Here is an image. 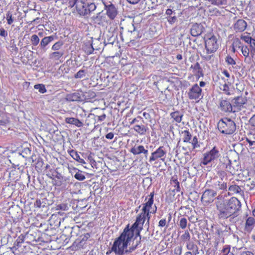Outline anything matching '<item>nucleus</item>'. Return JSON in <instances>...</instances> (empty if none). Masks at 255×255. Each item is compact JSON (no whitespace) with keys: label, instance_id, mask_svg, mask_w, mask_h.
<instances>
[{"label":"nucleus","instance_id":"f257e3e1","mask_svg":"<svg viewBox=\"0 0 255 255\" xmlns=\"http://www.w3.org/2000/svg\"><path fill=\"white\" fill-rule=\"evenodd\" d=\"M218 220H228L233 214L238 213L241 209V203L236 197L229 200L218 201L216 202Z\"/></svg>","mask_w":255,"mask_h":255},{"label":"nucleus","instance_id":"f03ea898","mask_svg":"<svg viewBox=\"0 0 255 255\" xmlns=\"http://www.w3.org/2000/svg\"><path fill=\"white\" fill-rule=\"evenodd\" d=\"M181 4L177 1L169 3L163 9L164 19L170 26L177 25L182 15Z\"/></svg>","mask_w":255,"mask_h":255},{"label":"nucleus","instance_id":"7ed1b4c3","mask_svg":"<svg viewBox=\"0 0 255 255\" xmlns=\"http://www.w3.org/2000/svg\"><path fill=\"white\" fill-rule=\"evenodd\" d=\"M205 49L201 54L202 59L206 61L212 63L215 58V53L219 48L217 39L214 35L205 39Z\"/></svg>","mask_w":255,"mask_h":255},{"label":"nucleus","instance_id":"20e7f679","mask_svg":"<svg viewBox=\"0 0 255 255\" xmlns=\"http://www.w3.org/2000/svg\"><path fill=\"white\" fill-rule=\"evenodd\" d=\"M131 238L126 232H123L121 235L117 238L111 247V251H113L116 255H125V251L128 248L129 243Z\"/></svg>","mask_w":255,"mask_h":255},{"label":"nucleus","instance_id":"39448f33","mask_svg":"<svg viewBox=\"0 0 255 255\" xmlns=\"http://www.w3.org/2000/svg\"><path fill=\"white\" fill-rule=\"evenodd\" d=\"M217 127L219 130L224 134H232L237 130L236 124L229 118L220 119Z\"/></svg>","mask_w":255,"mask_h":255},{"label":"nucleus","instance_id":"423d86ee","mask_svg":"<svg viewBox=\"0 0 255 255\" xmlns=\"http://www.w3.org/2000/svg\"><path fill=\"white\" fill-rule=\"evenodd\" d=\"M221 156V153L219 150V148L214 146L210 150L203 153V157L201 160L200 165L206 166L212 162H214V161H217Z\"/></svg>","mask_w":255,"mask_h":255},{"label":"nucleus","instance_id":"0eeeda50","mask_svg":"<svg viewBox=\"0 0 255 255\" xmlns=\"http://www.w3.org/2000/svg\"><path fill=\"white\" fill-rule=\"evenodd\" d=\"M52 176L59 180L56 181L55 183V185L58 186H61L65 187L67 185L72 184V177L63 176L61 173L59 172L57 169L54 170L52 173Z\"/></svg>","mask_w":255,"mask_h":255},{"label":"nucleus","instance_id":"6e6552de","mask_svg":"<svg viewBox=\"0 0 255 255\" xmlns=\"http://www.w3.org/2000/svg\"><path fill=\"white\" fill-rule=\"evenodd\" d=\"M206 184L212 187L213 189L216 191L217 192L219 191H221V193H222L224 191H227V183L223 181L222 178L220 180L214 178L212 180L207 181Z\"/></svg>","mask_w":255,"mask_h":255},{"label":"nucleus","instance_id":"1a4fd4ad","mask_svg":"<svg viewBox=\"0 0 255 255\" xmlns=\"http://www.w3.org/2000/svg\"><path fill=\"white\" fill-rule=\"evenodd\" d=\"M166 154L165 148L163 146H160L154 151L152 152L151 156L148 158V162L152 164L153 162L160 159L163 160Z\"/></svg>","mask_w":255,"mask_h":255},{"label":"nucleus","instance_id":"9d476101","mask_svg":"<svg viewBox=\"0 0 255 255\" xmlns=\"http://www.w3.org/2000/svg\"><path fill=\"white\" fill-rule=\"evenodd\" d=\"M104 5V9L106 11V14L108 17L113 20L115 18L118 14V9L115 4L111 1H102Z\"/></svg>","mask_w":255,"mask_h":255},{"label":"nucleus","instance_id":"9b49d317","mask_svg":"<svg viewBox=\"0 0 255 255\" xmlns=\"http://www.w3.org/2000/svg\"><path fill=\"white\" fill-rule=\"evenodd\" d=\"M219 159L217 169L226 170L227 171L232 173L231 160L227 156H222L219 157Z\"/></svg>","mask_w":255,"mask_h":255},{"label":"nucleus","instance_id":"f8f14e48","mask_svg":"<svg viewBox=\"0 0 255 255\" xmlns=\"http://www.w3.org/2000/svg\"><path fill=\"white\" fill-rule=\"evenodd\" d=\"M9 158V161L12 164L13 167L18 166L19 162L22 160V156L20 154L19 151V148H17L15 150H12L10 152V154L8 156Z\"/></svg>","mask_w":255,"mask_h":255},{"label":"nucleus","instance_id":"ddd939ff","mask_svg":"<svg viewBox=\"0 0 255 255\" xmlns=\"http://www.w3.org/2000/svg\"><path fill=\"white\" fill-rule=\"evenodd\" d=\"M217 194L216 191L213 189H206L202 195L201 201L206 203H210L213 201Z\"/></svg>","mask_w":255,"mask_h":255},{"label":"nucleus","instance_id":"4468645a","mask_svg":"<svg viewBox=\"0 0 255 255\" xmlns=\"http://www.w3.org/2000/svg\"><path fill=\"white\" fill-rule=\"evenodd\" d=\"M201 88L197 84H194L191 88L189 89L188 93V98L191 100H197L200 98L202 93Z\"/></svg>","mask_w":255,"mask_h":255},{"label":"nucleus","instance_id":"2eb2a0df","mask_svg":"<svg viewBox=\"0 0 255 255\" xmlns=\"http://www.w3.org/2000/svg\"><path fill=\"white\" fill-rule=\"evenodd\" d=\"M55 37L56 36L54 35H50L43 38L38 46L39 49L41 50V51L46 52L48 49V44L54 40Z\"/></svg>","mask_w":255,"mask_h":255},{"label":"nucleus","instance_id":"dca6fc26","mask_svg":"<svg viewBox=\"0 0 255 255\" xmlns=\"http://www.w3.org/2000/svg\"><path fill=\"white\" fill-rule=\"evenodd\" d=\"M205 30V28L202 24L196 23L192 25L190 29V33L192 36L196 37L200 35Z\"/></svg>","mask_w":255,"mask_h":255},{"label":"nucleus","instance_id":"f3484780","mask_svg":"<svg viewBox=\"0 0 255 255\" xmlns=\"http://www.w3.org/2000/svg\"><path fill=\"white\" fill-rule=\"evenodd\" d=\"M89 233H86L83 236H81L73 243V246H76L78 249L82 248L86 244V241L90 237Z\"/></svg>","mask_w":255,"mask_h":255},{"label":"nucleus","instance_id":"a211bd4d","mask_svg":"<svg viewBox=\"0 0 255 255\" xmlns=\"http://www.w3.org/2000/svg\"><path fill=\"white\" fill-rule=\"evenodd\" d=\"M233 106L239 109H241L244 105L247 103V99L246 97L237 96L235 97L232 101Z\"/></svg>","mask_w":255,"mask_h":255},{"label":"nucleus","instance_id":"6ab92c4d","mask_svg":"<svg viewBox=\"0 0 255 255\" xmlns=\"http://www.w3.org/2000/svg\"><path fill=\"white\" fill-rule=\"evenodd\" d=\"M233 184L230 185L228 188V194L233 195L235 194H239L241 195L244 194V192L243 190L242 189V185H237L234 182H232Z\"/></svg>","mask_w":255,"mask_h":255},{"label":"nucleus","instance_id":"aec40b11","mask_svg":"<svg viewBox=\"0 0 255 255\" xmlns=\"http://www.w3.org/2000/svg\"><path fill=\"white\" fill-rule=\"evenodd\" d=\"M139 224V223L135 221L130 227H129V224H128L125 228L123 232H126V234L128 235L131 238H133L134 231L138 228Z\"/></svg>","mask_w":255,"mask_h":255},{"label":"nucleus","instance_id":"412c9836","mask_svg":"<svg viewBox=\"0 0 255 255\" xmlns=\"http://www.w3.org/2000/svg\"><path fill=\"white\" fill-rule=\"evenodd\" d=\"M247 26V23L245 20L242 19H238L233 25L234 30L236 32H242L244 31Z\"/></svg>","mask_w":255,"mask_h":255},{"label":"nucleus","instance_id":"4be33fe9","mask_svg":"<svg viewBox=\"0 0 255 255\" xmlns=\"http://www.w3.org/2000/svg\"><path fill=\"white\" fill-rule=\"evenodd\" d=\"M82 94L83 93L81 92L77 91L73 93L67 94L66 99L68 101H82L83 100L81 97Z\"/></svg>","mask_w":255,"mask_h":255},{"label":"nucleus","instance_id":"5701e85b","mask_svg":"<svg viewBox=\"0 0 255 255\" xmlns=\"http://www.w3.org/2000/svg\"><path fill=\"white\" fill-rule=\"evenodd\" d=\"M88 2H83V0L82 1V2L80 5H79V8L78 9V13L81 16H85L88 14H90L91 13L89 8H88Z\"/></svg>","mask_w":255,"mask_h":255},{"label":"nucleus","instance_id":"b1692460","mask_svg":"<svg viewBox=\"0 0 255 255\" xmlns=\"http://www.w3.org/2000/svg\"><path fill=\"white\" fill-rule=\"evenodd\" d=\"M221 110L224 112H232L233 106L228 100H222L220 103Z\"/></svg>","mask_w":255,"mask_h":255},{"label":"nucleus","instance_id":"393cba45","mask_svg":"<svg viewBox=\"0 0 255 255\" xmlns=\"http://www.w3.org/2000/svg\"><path fill=\"white\" fill-rule=\"evenodd\" d=\"M69 169L71 174L73 175L76 179L79 181H83L85 179V176L83 174L82 171L75 167H73L72 170L69 167Z\"/></svg>","mask_w":255,"mask_h":255},{"label":"nucleus","instance_id":"a878e982","mask_svg":"<svg viewBox=\"0 0 255 255\" xmlns=\"http://www.w3.org/2000/svg\"><path fill=\"white\" fill-rule=\"evenodd\" d=\"M255 226V219L253 217H250L246 220L245 231L247 233H251Z\"/></svg>","mask_w":255,"mask_h":255},{"label":"nucleus","instance_id":"bb28decb","mask_svg":"<svg viewBox=\"0 0 255 255\" xmlns=\"http://www.w3.org/2000/svg\"><path fill=\"white\" fill-rule=\"evenodd\" d=\"M142 123H143L141 122L139 124H135L132 128L140 135H144L146 133L147 130H148V127L145 126L142 124Z\"/></svg>","mask_w":255,"mask_h":255},{"label":"nucleus","instance_id":"cd10ccee","mask_svg":"<svg viewBox=\"0 0 255 255\" xmlns=\"http://www.w3.org/2000/svg\"><path fill=\"white\" fill-rule=\"evenodd\" d=\"M65 122L67 124L73 125L76 127L81 128L83 126V122L79 119L73 118V117H67L65 119Z\"/></svg>","mask_w":255,"mask_h":255},{"label":"nucleus","instance_id":"c85d7f7f","mask_svg":"<svg viewBox=\"0 0 255 255\" xmlns=\"http://www.w3.org/2000/svg\"><path fill=\"white\" fill-rule=\"evenodd\" d=\"M36 232L34 231H28L26 234L23 236L24 240H26L27 242H32L34 241L36 242L38 237L36 238Z\"/></svg>","mask_w":255,"mask_h":255},{"label":"nucleus","instance_id":"c756f323","mask_svg":"<svg viewBox=\"0 0 255 255\" xmlns=\"http://www.w3.org/2000/svg\"><path fill=\"white\" fill-rule=\"evenodd\" d=\"M24 241V239L23 237V235H20L14 242L13 246L10 248V250L12 251V252L9 254L12 255L13 254L14 250H18L19 248L21 247V244L23 243Z\"/></svg>","mask_w":255,"mask_h":255},{"label":"nucleus","instance_id":"7c9ffc66","mask_svg":"<svg viewBox=\"0 0 255 255\" xmlns=\"http://www.w3.org/2000/svg\"><path fill=\"white\" fill-rule=\"evenodd\" d=\"M153 205L146 202L145 203L142 204V208L141 210V212L140 214L142 216H144V218H146V216L151 214V212H150V210L151 209L152 206Z\"/></svg>","mask_w":255,"mask_h":255},{"label":"nucleus","instance_id":"2f4dec72","mask_svg":"<svg viewBox=\"0 0 255 255\" xmlns=\"http://www.w3.org/2000/svg\"><path fill=\"white\" fill-rule=\"evenodd\" d=\"M83 97L86 102H91L96 97V93L91 90L83 93Z\"/></svg>","mask_w":255,"mask_h":255},{"label":"nucleus","instance_id":"473e14b6","mask_svg":"<svg viewBox=\"0 0 255 255\" xmlns=\"http://www.w3.org/2000/svg\"><path fill=\"white\" fill-rule=\"evenodd\" d=\"M92 41L91 43L92 46H93L95 50H100L103 48L102 41L100 38H95L94 39L92 38Z\"/></svg>","mask_w":255,"mask_h":255},{"label":"nucleus","instance_id":"72a5a7b5","mask_svg":"<svg viewBox=\"0 0 255 255\" xmlns=\"http://www.w3.org/2000/svg\"><path fill=\"white\" fill-rule=\"evenodd\" d=\"M63 54V51H53V52L49 54V58L54 61L59 60L61 57H62Z\"/></svg>","mask_w":255,"mask_h":255},{"label":"nucleus","instance_id":"f704fd0d","mask_svg":"<svg viewBox=\"0 0 255 255\" xmlns=\"http://www.w3.org/2000/svg\"><path fill=\"white\" fill-rule=\"evenodd\" d=\"M186 248L194 254H198L199 253L198 246L193 242L187 243L186 244Z\"/></svg>","mask_w":255,"mask_h":255},{"label":"nucleus","instance_id":"c9c22d12","mask_svg":"<svg viewBox=\"0 0 255 255\" xmlns=\"http://www.w3.org/2000/svg\"><path fill=\"white\" fill-rule=\"evenodd\" d=\"M92 20L94 23L98 25H103L105 16L101 15V12H98L96 15L93 16Z\"/></svg>","mask_w":255,"mask_h":255},{"label":"nucleus","instance_id":"e433bc0d","mask_svg":"<svg viewBox=\"0 0 255 255\" xmlns=\"http://www.w3.org/2000/svg\"><path fill=\"white\" fill-rule=\"evenodd\" d=\"M183 116V114L178 111L172 112L170 114L171 117L173 118L176 122L178 123L181 122Z\"/></svg>","mask_w":255,"mask_h":255},{"label":"nucleus","instance_id":"4c0bfd02","mask_svg":"<svg viewBox=\"0 0 255 255\" xmlns=\"http://www.w3.org/2000/svg\"><path fill=\"white\" fill-rule=\"evenodd\" d=\"M144 147L142 145L137 146L135 145L134 147L130 149V151L133 155H138L142 153V150L144 149Z\"/></svg>","mask_w":255,"mask_h":255},{"label":"nucleus","instance_id":"58836bf2","mask_svg":"<svg viewBox=\"0 0 255 255\" xmlns=\"http://www.w3.org/2000/svg\"><path fill=\"white\" fill-rule=\"evenodd\" d=\"M237 8L239 10L243 11L247 5L245 0H233Z\"/></svg>","mask_w":255,"mask_h":255},{"label":"nucleus","instance_id":"ea45409f","mask_svg":"<svg viewBox=\"0 0 255 255\" xmlns=\"http://www.w3.org/2000/svg\"><path fill=\"white\" fill-rule=\"evenodd\" d=\"M244 188L245 190L248 191L255 190V181H251V179H249V180H247L244 184Z\"/></svg>","mask_w":255,"mask_h":255},{"label":"nucleus","instance_id":"a19ab883","mask_svg":"<svg viewBox=\"0 0 255 255\" xmlns=\"http://www.w3.org/2000/svg\"><path fill=\"white\" fill-rule=\"evenodd\" d=\"M70 154H71V156L73 157V158L74 160L78 161L82 165H83L84 164L86 163L84 160L83 159L80 158L79 154L78 153V152L77 151L72 150L71 151Z\"/></svg>","mask_w":255,"mask_h":255},{"label":"nucleus","instance_id":"79ce46f5","mask_svg":"<svg viewBox=\"0 0 255 255\" xmlns=\"http://www.w3.org/2000/svg\"><path fill=\"white\" fill-rule=\"evenodd\" d=\"M178 225L182 229H185L187 226L188 221L187 219L184 217L180 216L178 217Z\"/></svg>","mask_w":255,"mask_h":255},{"label":"nucleus","instance_id":"37998d69","mask_svg":"<svg viewBox=\"0 0 255 255\" xmlns=\"http://www.w3.org/2000/svg\"><path fill=\"white\" fill-rule=\"evenodd\" d=\"M19 151L20 152V154L22 156V158H27L28 155H30L31 154V150L28 147L24 148L22 150L19 148Z\"/></svg>","mask_w":255,"mask_h":255},{"label":"nucleus","instance_id":"c03bdc74","mask_svg":"<svg viewBox=\"0 0 255 255\" xmlns=\"http://www.w3.org/2000/svg\"><path fill=\"white\" fill-rule=\"evenodd\" d=\"M64 44L62 40H59L55 43L51 47V50L54 51H61L60 49Z\"/></svg>","mask_w":255,"mask_h":255},{"label":"nucleus","instance_id":"a18cd8bd","mask_svg":"<svg viewBox=\"0 0 255 255\" xmlns=\"http://www.w3.org/2000/svg\"><path fill=\"white\" fill-rule=\"evenodd\" d=\"M211 4L216 5H226L228 4L227 0H207Z\"/></svg>","mask_w":255,"mask_h":255},{"label":"nucleus","instance_id":"49530a36","mask_svg":"<svg viewBox=\"0 0 255 255\" xmlns=\"http://www.w3.org/2000/svg\"><path fill=\"white\" fill-rule=\"evenodd\" d=\"M182 133L183 134V142H188L191 140L192 137V135L191 133L188 130H184L182 132Z\"/></svg>","mask_w":255,"mask_h":255},{"label":"nucleus","instance_id":"de8ad7c7","mask_svg":"<svg viewBox=\"0 0 255 255\" xmlns=\"http://www.w3.org/2000/svg\"><path fill=\"white\" fill-rule=\"evenodd\" d=\"M253 55H252V54H251V56L249 55L245 57V62L250 65L251 66V67H254L255 64V63L253 61Z\"/></svg>","mask_w":255,"mask_h":255},{"label":"nucleus","instance_id":"09e8293b","mask_svg":"<svg viewBox=\"0 0 255 255\" xmlns=\"http://www.w3.org/2000/svg\"><path fill=\"white\" fill-rule=\"evenodd\" d=\"M252 39L249 33H244L241 35V39L248 44L251 42Z\"/></svg>","mask_w":255,"mask_h":255},{"label":"nucleus","instance_id":"8fccbe9b","mask_svg":"<svg viewBox=\"0 0 255 255\" xmlns=\"http://www.w3.org/2000/svg\"><path fill=\"white\" fill-rule=\"evenodd\" d=\"M30 41L31 42V45L33 46H37L40 42V39L38 36L36 34H33L31 36Z\"/></svg>","mask_w":255,"mask_h":255},{"label":"nucleus","instance_id":"3c124183","mask_svg":"<svg viewBox=\"0 0 255 255\" xmlns=\"http://www.w3.org/2000/svg\"><path fill=\"white\" fill-rule=\"evenodd\" d=\"M34 88L38 90V92L41 94H44L47 91L44 85L42 84H36L34 85Z\"/></svg>","mask_w":255,"mask_h":255},{"label":"nucleus","instance_id":"603ef678","mask_svg":"<svg viewBox=\"0 0 255 255\" xmlns=\"http://www.w3.org/2000/svg\"><path fill=\"white\" fill-rule=\"evenodd\" d=\"M86 73L87 71L86 70L81 69L75 74L74 77L75 79H81L85 77Z\"/></svg>","mask_w":255,"mask_h":255},{"label":"nucleus","instance_id":"864d4df0","mask_svg":"<svg viewBox=\"0 0 255 255\" xmlns=\"http://www.w3.org/2000/svg\"><path fill=\"white\" fill-rule=\"evenodd\" d=\"M208 11L210 15L219 16L221 14L220 11L217 8L209 7Z\"/></svg>","mask_w":255,"mask_h":255},{"label":"nucleus","instance_id":"5fc2aeb1","mask_svg":"<svg viewBox=\"0 0 255 255\" xmlns=\"http://www.w3.org/2000/svg\"><path fill=\"white\" fill-rule=\"evenodd\" d=\"M72 230L71 229V227H67L65 228L62 233L64 235L66 236L67 238H69L70 239L72 237Z\"/></svg>","mask_w":255,"mask_h":255},{"label":"nucleus","instance_id":"6e6d98bb","mask_svg":"<svg viewBox=\"0 0 255 255\" xmlns=\"http://www.w3.org/2000/svg\"><path fill=\"white\" fill-rule=\"evenodd\" d=\"M241 38H235L233 39V47H236V48H241L243 45H242Z\"/></svg>","mask_w":255,"mask_h":255},{"label":"nucleus","instance_id":"4d7b16f0","mask_svg":"<svg viewBox=\"0 0 255 255\" xmlns=\"http://www.w3.org/2000/svg\"><path fill=\"white\" fill-rule=\"evenodd\" d=\"M44 162L43 160L41 158L38 159L36 164H35V169L37 171L41 170L42 167L43 166Z\"/></svg>","mask_w":255,"mask_h":255},{"label":"nucleus","instance_id":"13d9d810","mask_svg":"<svg viewBox=\"0 0 255 255\" xmlns=\"http://www.w3.org/2000/svg\"><path fill=\"white\" fill-rule=\"evenodd\" d=\"M44 199L41 201L40 199H37L34 203V206L37 208L44 207L45 206V203L43 201Z\"/></svg>","mask_w":255,"mask_h":255},{"label":"nucleus","instance_id":"bf43d9fd","mask_svg":"<svg viewBox=\"0 0 255 255\" xmlns=\"http://www.w3.org/2000/svg\"><path fill=\"white\" fill-rule=\"evenodd\" d=\"M6 19L7 20V23L8 24L10 25V24H11L13 23L14 20H13V18L12 17V13L10 11H8L6 13Z\"/></svg>","mask_w":255,"mask_h":255},{"label":"nucleus","instance_id":"052dcab7","mask_svg":"<svg viewBox=\"0 0 255 255\" xmlns=\"http://www.w3.org/2000/svg\"><path fill=\"white\" fill-rule=\"evenodd\" d=\"M154 192L152 191L150 193L149 195L145 197V201L147 200V202L153 205L154 202Z\"/></svg>","mask_w":255,"mask_h":255},{"label":"nucleus","instance_id":"680f3d73","mask_svg":"<svg viewBox=\"0 0 255 255\" xmlns=\"http://www.w3.org/2000/svg\"><path fill=\"white\" fill-rule=\"evenodd\" d=\"M85 49L88 54H92L95 50L93 46H92V44L90 41L89 42V44L86 45Z\"/></svg>","mask_w":255,"mask_h":255},{"label":"nucleus","instance_id":"e2e57ef3","mask_svg":"<svg viewBox=\"0 0 255 255\" xmlns=\"http://www.w3.org/2000/svg\"><path fill=\"white\" fill-rule=\"evenodd\" d=\"M225 61L229 65H235L236 64L234 59L230 55H228L225 58Z\"/></svg>","mask_w":255,"mask_h":255},{"label":"nucleus","instance_id":"0e129e2a","mask_svg":"<svg viewBox=\"0 0 255 255\" xmlns=\"http://www.w3.org/2000/svg\"><path fill=\"white\" fill-rule=\"evenodd\" d=\"M241 48L242 54L245 57L250 55V49L247 46H243Z\"/></svg>","mask_w":255,"mask_h":255},{"label":"nucleus","instance_id":"69168bd1","mask_svg":"<svg viewBox=\"0 0 255 255\" xmlns=\"http://www.w3.org/2000/svg\"><path fill=\"white\" fill-rule=\"evenodd\" d=\"M238 214L237 213H235L234 214L232 215L230 217H228V219L229 221L232 224H235L238 221L237 218Z\"/></svg>","mask_w":255,"mask_h":255},{"label":"nucleus","instance_id":"338daca9","mask_svg":"<svg viewBox=\"0 0 255 255\" xmlns=\"http://www.w3.org/2000/svg\"><path fill=\"white\" fill-rule=\"evenodd\" d=\"M181 239L183 241H189L190 240V235L188 231H186L181 236Z\"/></svg>","mask_w":255,"mask_h":255},{"label":"nucleus","instance_id":"774afa93","mask_svg":"<svg viewBox=\"0 0 255 255\" xmlns=\"http://www.w3.org/2000/svg\"><path fill=\"white\" fill-rule=\"evenodd\" d=\"M220 89L224 91L227 95H231L230 92H229V87L227 84H223L222 87H220Z\"/></svg>","mask_w":255,"mask_h":255}]
</instances>
